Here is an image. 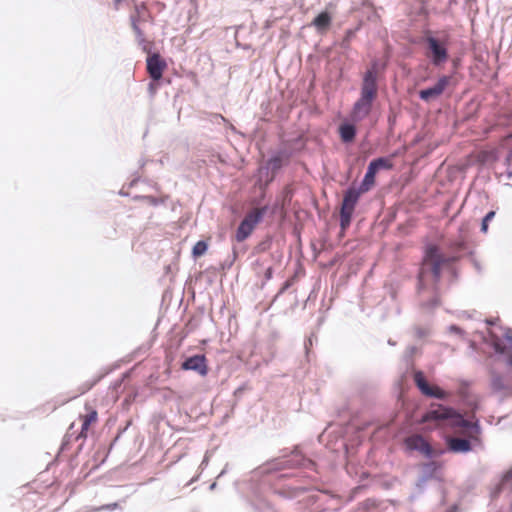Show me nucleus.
<instances>
[{
	"mask_svg": "<svg viewBox=\"0 0 512 512\" xmlns=\"http://www.w3.org/2000/svg\"><path fill=\"white\" fill-rule=\"evenodd\" d=\"M331 23V16L328 12L320 13L313 21V25L317 28L318 31L326 30Z\"/></svg>",
	"mask_w": 512,
	"mask_h": 512,
	"instance_id": "obj_13",
	"label": "nucleus"
},
{
	"mask_svg": "<svg viewBox=\"0 0 512 512\" xmlns=\"http://www.w3.org/2000/svg\"><path fill=\"white\" fill-rule=\"evenodd\" d=\"M495 216V212L494 211H490L483 219L482 221V225H481V230L483 232H487L488 230V223L490 220L493 219V217Z\"/></svg>",
	"mask_w": 512,
	"mask_h": 512,
	"instance_id": "obj_19",
	"label": "nucleus"
},
{
	"mask_svg": "<svg viewBox=\"0 0 512 512\" xmlns=\"http://www.w3.org/2000/svg\"><path fill=\"white\" fill-rule=\"evenodd\" d=\"M508 174L512 175V151L507 156Z\"/></svg>",
	"mask_w": 512,
	"mask_h": 512,
	"instance_id": "obj_21",
	"label": "nucleus"
},
{
	"mask_svg": "<svg viewBox=\"0 0 512 512\" xmlns=\"http://www.w3.org/2000/svg\"><path fill=\"white\" fill-rule=\"evenodd\" d=\"M507 364L512 366V356L507 357Z\"/></svg>",
	"mask_w": 512,
	"mask_h": 512,
	"instance_id": "obj_26",
	"label": "nucleus"
},
{
	"mask_svg": "<svg viewBox=\"0 0 512 512\" xmlns=\"http://www.w3.org/2000/svg\"><path fill=\"white\" fill-rule=\"evenodd\" d=\"M358 200V193L356 191H348L343 199L341 208V226L347 227L350 224L351 216L354 211L355 204Z\"/></svg>",
	"mask_w": 512,
	"mask_h": 512,
	"instance_id": "obj_5",
	"label": "nucleus"
},
{
	"mask_svg": "<svg viewBox=\"0 0 512 512\" xmlns=\"http://www.w3.org/2000/svg\"><path fill=\"white\" fill-rule=\"evenodd\" d=\"M407 448L417 450L428 458L437 456L440 452L433 449L427 441L420 435H414L406 439Z\"/></svg>",
	"mask_w": 512,
	"mask_h": 512,
	"instance_id": "obj_6",
	"label": "nucleus"
},
{
	"mask_svg": "<svg viewBox=\"0 0 512 512\" xmlns=\"http://www.w3.org/2000/svg\"><path fill=\"white\" fill-rule=\"evenodd\" d=\"M442 257L436 247H430L424 258L423 267L419 276L420 288L423 289L426 285L427 279L431 276L433 279H438L440 275V266Z\"/></svg>",
	"mask_w": 512,
	"mask_h": 512,
	"instance_id": "obj_3",
	"label": "nucleus"
},
{
	"mask_svg": "<svg viewBox=\"0 0 512 512\" xmlns=\"http://www.w3.org/2000/svg\"><path fill=\"white\" fill-rule=\"evenodd\" d=\"M491 335L493 337V346L495 351L498 353H504L505 347L500 340V336L496 335L495 332H492Z\"/></svg>",
	"mask_w": 512,
	"mask_h": 512,
	"instance_id": "obj_18",
	"label": "nucleus"
},
{
	"mask_svg": "<svg viewBox=\"0 0 512 512\" xmlns=\"http://www.w3.org/2000/svg\"><path fill=\"white\" fill-rule=\"evenodd\" d=\"M166 63L158 54H153L147 58V70L153 80H159L162 77Z\"/></svg>",
	"mask_w": 512,
	"mask_h": 512,
	"instance_id": "obj_10",
	"label": "nucleus"
},
{
	"mask_svg": "<svg viewBox=\"0 0 512 512\" xmlns=\"http://www.w3.org/2000/svg\"><path fill=\"white\" fill-rule=\"evenodd\" d=\"M370 165L373 166L377 170V172L381 169L391 168V162L386 158H378L376 160H373L372 162H370Z\"/></svg>",
	"mask_w": 512,
	"mask_h": 512,
	"instance_id": "obj_16",
	"label": "nucleus"
},
{
	"mask_svg": "<svg viewBox=\"0 0 512 512\" xmlns=\"http://www.w3.org/2000/svg\"><path fill=\"white\" fill-rule=\"evenodd\" d=\"M207 461H208V457H207V456H205V458H204V460H203V462H202V465L206 464V463H207Z\"/></svg>",
	"mask_w": 512,
	"mask_h": 512,
	"instance_id": "obj_27",
	"label": "nucleus"
},
{
	"mask_svg": "<svg viewBox=\"0 0 512 512\" xmlns=\"http://www.w3.org/2000/svg\"><path fill=\"white\" fill-rule=\"evenodd\" d=\"M116 506V504H113V505H108L106 506L107 509H111V508H114Z\"/></svg>",
	"mask_w": 512,
	"mask_h": 512,
	"instance_id": "obj_28",
	"label": "nucleus"
},
{
	"mask_svg": "<svg viewBox=\"0 0 512 512\" xmlns=\"http://www.w3.org/2000/svg\"><path fill=\"white\" fill-rule=\"evenodd\" d=\"M450 331H451V332H455V333H459V332H460V329H459L458 327H456V326H451V327H450Z\"/></svg>",
	"mask_w": 512,
	"mask_h": 512,
	"instance_id": "obj_24",
	"label": "nucleus"
},
{
	"mask_svg": "<svg viewBox=\"0 0 512 512\" xmlns=\"http://www.w3.org/2000/svg\"><path fill=\"white\" fill-rule=\"evenodd\" d=\"M269 165L272 166L273 168H276L279 166V161L277 159H273L272 161H270Z\"/></svg>",
	"mask_w": 512,
	"mask_h": 512,
	"instance_id": "obj_23",
	"label": "nucleus"
},
{
	"mask_svg": "<svg viewBox=\"0 0 512 512\" xmlns=\"http://www.w3.org/2000/svg\"><path fill=\"white\" fill-rule=\"evenodd\" d=\"M264 212V209H254L245 216L236 232L237 241H244L250 236L255 226L262 219Z\"/></svg>",
	"mask_w": 512,
	"mask_h": 512,
	"instance_id": "obj_4",
	"label": "nucleus"
},
{
	"mask_svg": "<svg viewBox=\"0 0 512 512\" xmlns=\"http://www.w3.org/2000/svg\"><path fill=\"white\" fill-rule=\"evenodd\" d=\"M448 445L453 452H468L471 449L470 442L461 438H449Z\"/></svg>",
	"mask_w": 512,
	"mask_h": 512,
	"instance_id": "obj_12",
	"label": "nucleus"
},
{
	"mask_svg": "<svg viewBox=\"0 0 512 512\" xmlns=\"http://www.w3.org/2000/svg\"><path fill=\"white\" fill-rule=\"evenodd\" d=\"M207 248L208 246L206 242L198 241L193 247L192 254L195 258L200 257L205 254Z\"/></svg>",
	"mask_w": 512,
	"mask_h": 512,
	"instance_id": "obj_17",
	"label": "nucleus"
},
{
	"mask_svg": "<svg viewBox=\"0 0 512 512\" xmlns=\"http://www.w3.org/2000/svg\"><path fill=\"white\" fill-rule=\"evenodd\" d=\"M215 485H216V484H215V483H213V484L210 486V489H214Z\"/></svg>",
	"mask_w": 512,
	"mask_h": 512,
	"instance_id": "obj_29",
	"label": "nucleus"
},
{
	"mask_svg": "<svg viewBox=\"0 0 512 512\" xmlns=\"http://www.w3.org/2000/svg\"><path fill=\"white\" fill-rule=\"evenodd\" d=\"M503 338H505L508 342L512 343V331L506 330L501 335Z\"/></svg>",
	"mask_w": 512,
	"mask_h": 512,
	"instance_id": "obj_22",
	"label": "nucleus"
},
{
	"mask_svg": "<svg viewBox=\"0 0 512 512\" xmlns=\"http://www.w3.org/2000/svg\"><path fill=\"white\" fill-rule=\"evenodd\" d=\"M427 44L429 49V57L435 65H439L446 61L447 51L443 44H441L434 37L427 38Z\"/></svg>",
	"mask_w": 512,
	"mask_h": 512,
	"instance_id": "obj_7",
	"label": "nucleus"
},
{
	"mask_svg": "<svg viewBox=\"0 0 512 512\" xmlns=\"http://www.w3.org/2000/svg\"><path fill=\"white\" fill-rule=\"evenodd\" d=\"M414 379H415V383H416L417 387L420 389V391L424 395L430 396V397H435L437 399H444L446 397V395H447L446 392L443 391L442 389H440L439 387L429 386V384L426 382V380L421 372L415 373Z\"/></svg>",
	"mask_w": 512,
	"mask_h": 512,
	"instance_id": "obj_8",
	"label": "nucleus"
},
{
	"mask_svg": "<svg viewBox=\"0 0 512 512\" xmlns=\"http://www.w3.org/2000/svg\"><path fill=\"white\" fill-rule=\"evenodd\" d=\"M377 86H376V72L371 69L368 70L364 76L361 97L354 104L351 118L354 122L361 121L370 112L372 102L376 97Z\"/></svg>",
	"mask_w": 512,
	"mask_h": 512,
	"instance_id": "obj_2",
	"label": "nucleus"
},
{
	"mask_svg": "<svg viewBox=\"0 0 512 512\" xmlns=\"http://www.w3.org/2000/svg\"><path fill=\"white\" fill-rule=\"evenodd\" d=\"M339 132L344 142H351L355 136V127L350 123H343L339 127Z\"/></svg>",
	"mask_w": 512,
	"mask_h": 512,
	"instance_id": "obj_14",
	"label": "nucleus"
},
{
	"mask_svg": "<svg viewBox=\"0 0 512 512\" xmlns=\"http://www.w3.org/2000/svg\"><path fill=\"white\" fill-rule=\"evenodd\" d=\"M96 417H97V413H96V412H92V413H90V414L86 417V419H85V421H84V423H83V425H82V429H83V430H86V429L88 428L89 424H90L91 422H94V421L96 420Z\"/></svg>",
	"mask_w": 512,
	"mask_h": 512,
	"instance_id": "obj_20",
	"label": "nucleus"
},
{
	"mask_svg": "<svg viewBox=\"0 0 512 512\" xmlns=\"http://www.w3.org/2000/svg\"><path fill=\"white\" fill-rule=\"evenodd\" d=\"M450 82V77L443 76L439 79V81L433 86L428 89H424L420 91V98L424 101H430L432 99L437 98L440 96L445 88L448 86Z\"/></svg>",
	"mask_w": 512,
	"mask_h": 512,
	"instance_id": "obj_9",
	"label": "nucleus"
},
{
	"mask_svg": "<svg viewBox=\"0 0 512 512\" xmlns=\"http://www.w3.org/2000/svg\"><path fill=\"white\" fill-rule=\"evenodd\" d=\"M424 423L433 422L436 427H452L457 432L473 436L478 433L477 423L465 420L454 410L437 405L432 407L422 418Z\"/></svg>",
	"mask_w": 512,
	"mask_h": 512,
	"instance_id": "obj_1",
	"label": "nucleus"
},
{
	"mask_svg": "<svg viewBox=\"0 0 512 512\" xmlns=\"http://www.w3.org/2000/svg\"><path fill=\"white\" fill-rule=\"evenodd\" d=\"M377 173V170L369 164L367 172L364 176L361 189L362 191H367L370 189L371 186L374 184L375 175Z\"/></svg>",
	"mask_w": 512,
	"mask_h": 512,
	"instance_id": "obj_15",
	"label": "nucleus"
},
{
	"mask_svg": "<svg viewBox=\"0 0 512 512\" xmlns=\"http://www.w3.org/2000/svg\"><path fill=\"white\" fill-rule=\"evenodd\" d=\"M182 368L184 370L197 371L201 375H205L207 372L205 366V358L202 355H195L193 357L188 358L183 362Z\"/></svg>",
	"mask_w": 512,
	"mask_h": 512,
	"instance_id": "obj_11",
	"label": "nucleus"
},
{
	"mask_svg": "<svg viewBox=\"0 0 512 512\" xmlns=\"http://www.w3.org/2000/svg\"><path fill=\"white\" fill-rule=\"evenodd\" d=\"M511 478H512V471L507 473V475L505 476L504 481H509Z\"/></svg>",
	"mask_w": 512,
	"mask_h": 512,
	"instance_id": "obj_25",
	"label": "nucleus"
}]
</instances>
